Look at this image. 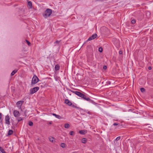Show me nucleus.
<instances>
[{
    "label": "nucleus",
    "mask_w": 153,
    "mask_h": 153,
    "mask_svg": "<svg viewBox=\"0 0 153 153\" xmlns=\"http://www.w3.org/2000/svg\"><path fill=\"white\" fill-rule=\"evenodd\" d=\"M52 10L48 8L44 12L42 15L46 19L49 17L52 14Z\"/></svg>",
    "instance_id": "obj_1"
},
{
    "label": "nucleus",
    "mask_w": 153,
    "mask_h": 153,
    "mask_svg": "<svg viewBox=\"0 0 153 153\" xmlns=\"http://www.w3.org/2000/svg\"><path fill=\"white\" fill-rule=\"evenodd\" d=\"M39 80V78L36 75H34L31 81V85L33 86V85H35L37 83Z\"/></svg>",
    "instance_id": "obj_2"
},
{
    "label": "nucleus",
    "mask_w": 153,
    "mask_h": 153,
    "mask_svg": "<svg viewBox=\"0 0 153 153\" xmlns=\"http://www.w3.org/2000/svg\"><path fill=\"white\" fill-rule=\"evenodd\" d=\"M71 91L72 93H74V94L77 95L78 96L81 97L82 98H83L84 97V96L85 95L79 92L74 91Z\"/></svg>",
    "instance_id": "obj_3"
},
{
    "label": "nucleus",
    "mask_w": 153,
    "mask_h": 153,
    "mask_svg": "<svg viewBox=\"0 0 153 153\" xmlns=\"http://www.w3.org/2000/svg\"><path fill=\"white\" fill-rule=\"evenodd\" d=\"M39 88L38 87H35L31 89L30 90V94H33L37 92L39 89Z\"/></svg>",
    "instance_id": "obj_4"
},
{
    "label": "nucleus",
    "mask_w": 153,
    "mask_h": 153,
    "mask_svg": "<svg viewBox=\"0 0 153 153\" xmlns=\"http://www.w3.org/2000/svg\"><path fill=\"white\" fill-rule=\"evenodd\" d=\"M10 117L9 115H7L5 117V124L7 125H9L10 124Z\"/></svg>",
    "instance_id": "obj_5"
},
{
    "label": "nucleus",
    "mask_w": 153,
    "mask_h": 153,
    "mask_svg": "<svg viewBox=\"0 0 153 153\" xmlns=\"http://www.w3.org/2000/svg\"><path fill=\"white\" fill-rule=\"evenodd\" d=\"M23 101H19L16 103V106L19 109H21L22 104L24 103Z\"/></svg>",
    "instance_id": "obj_6"
},
{
    "label": "nucleus",
    "mask_w": 153,
    "mask_h": 153,
    "mask_svg": "<svg viewBox=\"0 0 153 153\" xmlns=\"http://www.w3.org/2000/svg\"><path fill=\"white\" fill-rule=\"evenodd\" d=\"M97 36V35L96 34H93L91 36L89 37L88 39L87 40V41H91L93 39H94L95 38H96Z\"/></svg>",
    "instance_id": "obj_7"
},
{
    "label": "nucleus",
    "mask_w": 153,
    "mask_h": 153,
    "mask_svg": "<svg viewBox=\"0 0 153 153\" xmlns=\"http://www.w3.org/2000/svg\"><path fill=\"white\" fill-rule=\"evenodd\" d=\"M14 116L15 117H18L20 115V113L19 111L16 110H15L13 112Z\"/></svg>",
    "instance_id": "obj_8"
},
{
    "label": "nucleus",
    "mask_w": 153,
    "mask_h": 153,
    "mask_svg": "<svg viewBox=\"0 0 153 153\" xmlns=\"http://www.w3.org/2000/svg\"><path fill=\"white\" fill-rule=\"evenodd\" d=\"M65 103L69 106H71L72 105V103L68 99H66Z\"/></svg>",
    "instance_id": "obj_9"
},
{
    "label": "nucleus",
    "mask_w": 153,
    "mask_h": 153,
    "mask_svg": "<svg viewBox=\"0 0 153 153\" xmlns=\"http://www.w3.org/2000/svg\"><path fill=\"white\" fill-rule=\"evenodd\" d=\"M52 114L56 118L59 119H61L62 118V117L60 116V115H59L56 114H55L53 113Z\"/></svg>",
    "instance_id": "obj_10"
},
{
    "label": "nucleus",
    "mask_w": 153,
    "mask_h": 153,
    "mask_svg": "<svg viewBox=\"0 0 153 153\" xmlns=\"http://www.w3.org/2000/svg\"><path fill=\"white\" fill-rule=\"evenodd\" d=\"M79 133L82 134H84L87 133V131L85 130H82L79 131Z\"/></svg>",
    "instance_id": "obj_11"
},
{
    "label": "nucleus",
    "mask_w": 153,
    "mask_h": 153,
    "mask_svg": "<svg viewBox=\"0 0 153 153\" xmlns=\"http://www.w3.org/2000/svg\"><path fill=\"white\" fill-rule=\"evenodd\" d=\"M60 69V66L58 64H56L55 67V70L56 71L59 70Z\"/></svg>",
    "instance_id": "obj_12"
},
{
    "label": "nucleus",
    "mask_w": 153,
    "mask_h": 153,
    "mask_svg": "<svg viewBox=\"0 0 153 153\" xmlns=\"http://www.w3.org/2000/svg\"><path fill=\"white\" fill-rule=\"evenodd\" d=\"M17 70H13L11 74V76H12L14 75L17 71Z\"/></svg>",
    "instance_id": "obj_13"
},
{
    "label": "nucleus",
    "mask_w": 153,
    "mask_h": 153,
    "mask_svg": "<svg viewBox=\"0 0 153 153\" xmlns=\"http://www.w3.org/2000/svg\"><path fill=\"white\" fill-rule=\"evenodd\" d=\"M28 5L29 8H31L32 7V3L31 1H29L28 2Z\"/></svg>",
    "instance_id": "obj_14"
},
{
    "label": "nucleus",
    "mask_w": 153,
    "mask_h": 153,
    "mask_svg": "<svg viewBox=\"0 0 153 153\" xmlns=\"http://www.w3.org/2000/svg\"><path fill=\"white\" fill-rule=\"evenodd\" d=\"M84 96V97L83 98V99L88 101L89 100L90 98L89 97H87L85 95Z\"/></svg>",
    "instance_id": "obj_15"
},
{
    "label": "nucleus",
    "mask_w": 153,
    "mask_h": 153,
    "mask_svg": "<svg viewBox=\"0 0 153 153\" xmlns=\"http://www.w3.org/2000/svg\"><path fill=\"white\" fill-rule=\"evenodd\" d=\"M113 125L114 126H117V128H119L121 126V124H118V123H114L113 124Z\"/></svg>",
    "instance_id": "obj_16"
},
{
    "label": "nucleus",
    "mask_w": 153,
    "mask_h": 153,
    "mask_svg": "<svg viewBox=\"0 0 153 153\" xmlns=\"http://www.w3.org/2000/svg\"><path fill=\"white\" fill-rule=\"evenodd\" d=\"M13 130L10 129L9 130L8 134V135H11L13 134Z\"/></svg>",
    "instance_id": "obj_17"
},
{
    "label": "nucleus",
    "mask_w": 153,
    "mask_h": 153,
    "mask_svg": "<svg viewBox=\"0 0 153 153\" xmlns=\"http://www.w3.org/2000/svg\"><path fill=\"white\" fill-rule=\"evenodd\" d=\"M0 151L2 153H6L4 149L1 146H0Z\"/></svg>",
    "instance_id": "obj_18"
},
{
    "label": "nucleus",
    "mask_w": 153,
    "mask_h": 153,
    "mask_svg": "<svg viewBox=\"0 0 153 153\" xmlns=\"http://www.w3.org/2000/svg\"><path fill=\"white\" fill-rule=\"evenodd\" d=\"M86 139L85 138H83L81 140L82 142L83 143H86Z\"/></svg>",
    "instance_id": "obj_19"
},
{
    "label": "nucleus",
    "mask_w": 153,
    "mask_h": 153,
    "mask_svg": "<svg viewBox=\"0 0 153 153\" xmlns=\"http://www.w3.org/2000/svg\"><path fill=\"white\" fill-rule=\"evenodd\" d=\"M69 125L68 123H66L64 125V127L65 128H69Z\"/></svg>",
    "instance_id": "obj_20"
},
{
    "label": "nucleus",
    "mask_w": 153,
    "mask_h": 153,
    "mask_svg": "<svg viewBox=\"0 0 153 153\" xmlns=\"http://www.w3.org/2000/svg\"><path fill=\"white\" fill-rule=\"evenodd\" d=\"M60 146L62 148H65V144L64 143H62Z\"/></svg>",
    "instance_id": "obj_21"
},
{
    "label": "nucleus",
    "mask_w": 153,
    "mask_h": 153,
    "mask_svg": "<svg viewBox=\"0 0 153 153\" xmlns=\"http://www.w3.org/2000/svg\"><path fill=\"white\" fill-rule=\"evenodd\" d=\"M60 41H59L58 40H56V41H55L54 43V44H55V45H56V44H59Z\"/></svg>",
    "instance_id": "obj_22"
},
{
    "label": "nucleus",
    "mask_w": 153,
    "mask_h": 153,
    "mask_svg": "<svg viewBox=\"0 0 153 153\" xmlns=\"http://www.w3.org/2000/svg\"><path fill=\"white\" fill-rule=\"evenodd\" d=\"M29 125L30 126H32L33 125V123L32 121H30L28 123Z\"/></svg>",
    "instance_id": "obj_23"
},
{
    "label": "nucleus",
    "mask_w": 153,
    "mask_h": 153,
    "mask_svg": "<svg viewBox=\"0 0 153 153\" xmlns=\"http://www.w3.org/2000/svg\"><path fill=\"white\" fill-rule=\"evenodd\" d=\"M22 120V118L21 117H19L17 118V120L18 122Z\"/></svg>",
    "instance_id": "obj_24"
},
{
    "label": "nucleus",
    "mask_w": 153,
    "mask_h": 153,
    "mask_svg": "<svg viewBox=\"0 0 153 153\" xmlns=\"http://www.w3.org/2000/svg\"><path fill=\"white\" fill-rule=\"evenodd\" d=\"M69 134L71 135H74L75 134V133L73 131H71L69 132Z\"/></svg>",
    "instance_id": "obj_25"
},
{
    "label": "nucleus",
    "mask_w": 153,
    "mask_h": 153,
    "mask_svg": "<svg viewBox=\"0 0 153 153\" xmlns=\"http://www.w3.org/2000/svg\"><path fill=\"white\" fill-rule=\"evenodd\" d=\"M140 90L141 92H143L145 91V89L143 88H141L140 89Z\"/></svg>",
    "instance_id": "obj_26"
},
{
    "label": "nucleus",
    "mask_w": 153,
    "mask_h": 153,
    "mask_svg": "<svg viewBox=\"0 0 153 153\" xmlns=\"http://www.w3.org/2000/svg\"><path fill=\"white\" fill-rule=\"evenodd\" d=\"M98 50L101 53L102 52V47H100L99 48Z\"/></svg>",
    "instance_id": "obj_27"
},
{
    "label": "nucleus",
    "mask_w": 153,
    "mask_h": 153,
    "mask_svg": "<svg viewBox=\"0 0 153 153\" xmlns=\"http://www.w3.org/2000/svg\"><path fill=\"white\" fill-rule=\"evenodd\" d=\"M54 139V138L53 137H51L49 138L50 141L51 142H53V140Z\"/></svg>",
    "instance_id": "obj_28"
},
{
    "label": "nucleus",
    "mask_w": 153,
    "mask_h": 153,
    "mask_svg": "<svg viewBox=\"0 0 153 153\" xmlns=\"http://www.w3.org/2000/svg\"><path fill=\"white\" fill-rule=\"evenodd\" d=\"M136 22V20L134 19H133L131 21V23L132 24H134Z\"/></svg>",
    "instance_id": "obj_29"
},
{
    "label": "nucleus",
    "mask_w": 153,
    "mask_h": 153,
    "mask_svg": "<svg viewBox=\"0 0 153 153\" xmlns=\"http://www.w3.org/2000/svg\"><path fill=\"white\" fill-rule=\"evenodd\" d=\"M88 101L89 102H91V103H93V104H94V101L93 100L91 99H90Z\"/></svg>",
    "instance_id": "obj_30"
},
{
    "label": "nucleus",
    "mask_w": 153,
    "mask_h": 153,
    "mask_svg": "<svg viewBox=\"0 0 153 153\" xmlns=\"http://www.w3.org/2000/svg\"><path fill=\"white\" fill-rule=\"evenodd\" d=\"M26 42H27L28 45H29V46H30V42H29V41H28L27 40H26Z\"/></svg>",
    "instance_id": "obj_31"
},
{
    "label": "nucleus",
    "mask_w": 153,
    "mask_h": 153,
    "mask_svg": "<svg viewBox=\"0 0 153 153\" xmlns=\"http://www.w3.org/2000/svg\"><path fill=\"white\" fill-rule=\"evenodd\" d=\"M120 139V137L119 136L117 137L116 139V140L117 141H118Z\"/></svg>",
    "instance_id": "obj_32"
},
{
    "label": "nucleus",
    "mask_w": 153,
    "mask_h": 153,
    "mask_svg": "<svg viewBox=\"0 0 153 153\" xmlns=\"http://www.w3.org/2000/svg\"><path fill=\"white\" fill-rule=\"evenodd\" d=\"M106 84L107 85H110L111 84V82L110 81H108L106 82Z\"/></svg>",
    "instance_id": "obj_33"
},
{
    "label": "nucleus",
    "mask_w": 153,
    "mask_h": 153,
    "mask_svg": "<svg viewBox=\"0 0 153 153\" xmlns=\"http://www.w3.org/2000/svg\"><path fill=\"white\" fill-rule=\"evenodd\" d=\"M71 106L72 107L75 108H77V107L76 106H75L74 105H72H72H71Z\"/></svg>",
    "instance_id": "obj_34"
},
{
    "label": "nucleus",
    "mask_w": 153,
    "mask_h": 153,
    "mask_svg": "<svg viewBox=\"0 0 153 153\" xmlns=\"http://www.w3.org/2000/svg\"><path fill=\"white\" fill-rule=\"evenodd\" d=\"M107 67L106 66V65H104L103 67V68L104 70H105L106 69Z\"/></svg>",
    "instance_id": "obj_35"
},
{
    "label": "nucleus",
    "mask_w": 153,
    "mask_h": 153,
    "mask_svg": "<svg viewBox=\"0 0 153 153\" xmlns=\"http://www.w3.org/2000/svg\"><path fill=\"white\" fill-rule=\"evenodd\" d=\"M119 53L120 54H121L122 53V52L121 51H120L119 52Z\"/></svg>",
    "instance_id": "obj_36"
},
{
    "label": "nucleus",
    "mask_w": 153,
    "mask_h": 153,
    "mask_svg": "<svg viewBox=\"0 0 153 153\" xmlns=\"http://www.w3.org/2000/svg\"><path fill=\"white\" fill-rule=\"evenodd\" d=\"M1 119H2L1 114V113L0 112V120H1Z\"/></svg>",
    "instance_id": "obj_37"
},
{
    "label": "nucleus",
    "mask_w": 153,
    "mask_h": 153,
    "mask_svg": "<svg viewBox=\"0 0 153 153\" xmlns=\"http://www.w3.org/2000/svg\"><path fill=\"white\" fill-rule=\"evenodd\" d=\"M151 68H151V67H150V66H149V67H148V69H149V70H151Z\"/></svg>",
    "instance_id": "obj_38"
},
{
    "label": "nucleus",
    "mask_w": 153,
    "mask_h": 153,
    "mask_svg": "<svg viewBox=\"0 0 153 153\" xmlns=\"http://www.w3.org/2000/svg\"><path fill=\"white\" fill-rule=\"evenodd\" d=\"M113 120L114 121H118V120H117V119H114Z\"/></svg>",
    "instance_id": "obj_39"
}]
</instances>
